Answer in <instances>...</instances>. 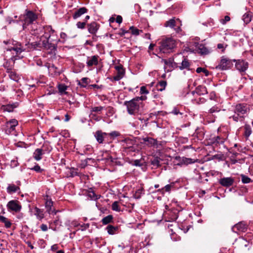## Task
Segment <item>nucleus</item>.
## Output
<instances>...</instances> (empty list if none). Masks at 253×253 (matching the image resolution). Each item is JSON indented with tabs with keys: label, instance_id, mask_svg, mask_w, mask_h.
<instances>
[{
	"label": "nucleus",
	"instance_id": "1",
	"mask_svg": "<svg viewBox=\"0 0 253 253\" xmlns=\"http://www.w3.org/2000/svg\"><path fill=\"white\" fill-rule=\"evenodd\" d=\"M43 30L44 34L41 37L40 41L31 43V45L34 49L49 50L52 53L56 49V46L54 44L49 42V39L53 35L55 31L50 26L43 27Z\"/></svg>",
	"mask_w": 253,
	"mask_h": 253
},
{
	"label": "nucleus",
	"instance_id": "2",
	"mask_svg": "<svg viewBox=\"0 0 253 253\" xmlns=\"http://www.w3.org/2000/svg\"><path fill=\"white\" fill-rule=\"evenodd\" d=\"M146 99V96L136 97L129 101H125L124 105L126 106L127 111L130 115H137L141 113L143 103L142 102Z\"/></svg>",
	"mask_w": 253,
	"mask_h": 253
},
{
	"label": "nucleus",
	"instance_id": "3",
	"mask_svg": "<svg viewBox=\"0 0 253 253\" xmlns=\"http://www.w3.org/2000/svg\"><path fill=\"white\" fill-rule=\"evenodd\" d=\"M38 18L37 14L27 9L23 14L19 16V21L22 23L23 30H30L29 26H31L30 30H32V25L35 24Z\"/></svg>",
	"mask_w": 253,
	"mask_h": 253
},
{
	"label": "nucleus",
	"instance_id": "4",
	"mask_svg": "<svg viewBox=\"0 0 253 253\" xmlns=\"http://www.w3.org/2000/svg\"><path fill=\"white\" fill-rule=\"evenodd\" d=\"M249 110V106L247 104H238L234 108V114L229 118L232 119L235 122H242Z\"/></svg>",
	"mask_w": 253,
	"mask_h": 253
},
{
	"label": "nucleus",
	"instance_id": "5",
	"mask_svg": "<svg viewBox=\"0 0 253 253\" xmlns=\"http://www.w3.org/2000/svg\"><path fill=\"white\" fill-rule=\"evenodd\" d=\"M159 46L160 51L163 53H169L175 47V41L171 39L168 38L161 41Z\"/></svg>",
	"mask_w": 253,
	"mask_h": 253
},
{
	"label": "nucleus",
	"instance_id": "6",
	"mask_svg": "<svg viewBox=\"0 0 253 253\" xmlns=\"http://www.w3.org/2000/svg\"><path fill=\"white\" fill-rule=\"evenodd\" d=\"M236 60H232L226 56H222L216 68L221 70H228L232 68Z\"/></svg>",
	"mask_w": 253,
	"mask_h": 253
},
{
	"label": "nucleus",
	"instance_id": "7",
	"mask_svg": "<svg viewBox=\"0 0 253 253\" xmlns=\"http://www.w3.org/2000/svg\"><path fill=\"white\" fill-rule=\"evenodd\" d=\"M6 207L9 211H14L15 212H19L22 209L20 202L15 200L9 201Z\"/></svg>",
	"mask_w": 253,
	"mask_h": 253
},
{
	"label": "nucleus",
	"instance_id": "8",
	"mask_svg": "<svg viewBox=\"0 0 253 253\" xmlns=\"http://www.w3.org/2000/svg\"><path fill=\"white\" fill-rule=\"evenodd\" d=\"M236 69L241 72H245L248 68V63L243 60H238L235 61Z\"/></svg>",
	"mask_w": 253,
	"mask_h": 253
},
{
	"label": "nucleus",
	"instance_id": "9",
	"mask_svg": "<svg viewBox=\"0 0 253 253\" xmlns=\"http://www.w3.org/2000/svg\"><path fill=\"white\" fill-rule=\"evenodd\" d=\"M18 125V121L15 119H11L6 123L5 132L6 133H10L15 130L16 126Z\"/></svg>",
	"mask_w": 253,
	"mask_h": 253
},
{
	"label": "nucleus",
	"instance_id": "10",
	"mask_svg": "<svg viewBox=\"0 0 253 253\" xmlns=\"http://www.w3.org/2000/svg\"><path fill=\"white\" fill-rule=\"evenodd\" d=\"M45 200V207L46 211L49 214L54 213V214H55L56 213V211H55V209L53 208V202L51 199L49 198L48 196H46Z\"/></svg>",
	"mask_w": 253,
	"mask_h": 253
},
{
	"label": "nucleus",
	"instance_id": "11",
	"mask_svg": "<svg viewBox=\"0 0 253 253\" xmlns=\"http://www.w3.org/2000/svg\"><path fill=\"white\" fill-rule=\"evenodd\" d=\"M232 229L233 231L236 233L239 232H245L247 229V226L243 222H240L233 226Z\"/></svg>",
	"mask_w": 253,
	"mask_h": 253
},
{
	"label": "nucleus",
	"instance_id": "12",
	"mask_svg": "<svg viewBox=\"0 0 253 253\" xmlns=\"http://www.w3.org/2000/svg\"><path fill=\"white\" fill-rule=\"evenodd\" d=\"M234 182V178L231 177H224L221 178L219 181V183L221 185L227 187L232 186Z\"/></svg>",
	"mask_w": 253,
	"mask_h": 253
},
{
	"label": "nucleus",
	"instance_id": "13",
	"mask_svg": "<svg viewBox=\"0 0 253 253\" xmlns=\"http://www.w3.org/2000/svg\"><path fill=\"white\" fill-rule=\"evenodd\" d=\"M225 139L219 136L214 137L210 140L209 143L213 146H218L222 144L224 142Z\"/></svg>",
	"mask_w": 253,
	"mask_h": 253
},
{
	"label": "nucleus",
	"instance_id": "14",
	"mask_svg": "<svg viewBox=\"0 0 253 253\" xmlns=\"http://www.w3.org/2000/svg\"><path fill=\"white\" fill-rule=\"evenodd\" d=\"M17 103H14L12 104L3 105L1 106L0 109L3 112H11L13 111L14 108L18 106Z\"/></svg>",
	"mask_w": 253,
	"mask_h": 253
},
{
	"label": "nucleus",
	"instance_id": "15",
	"mask_svg": "<svg viewBox=\"0 0 253 253\" xmlns=\"http://www.w3.org/2000/svg\"><path fill=\"white\" fill-rule=\"evenodd\" d=\"M4 67L6 68V72L8 74V76L10 79L15 81L18 82L20 77L16 73L11 70V68L7 67L6 65H5Z\"/></svg>",
	"mask_w": 253,
	"mask_h": 253
},
{
	"label": "nucleus",
	"instance_id": "16",
	"mask_svg": "<svg viewBox=\"0 0 253 253\" xmlns=\"http://www.w3.org/2000/svg\"><path fill=\"white\" fill-rule=\"evenodd\" d=\"M108 136V134L105 132H102L101 131H97L96 132V139L99 143H103V141L105 140Z\"/></svg>",
	"mask_w": 253,
	"mask_h": 253
},
{
	"label": "nucleus",
	"instance_id": "17",
	"mask_svg": "<svg viewBox=\"0 0 253 253\" xmlns=\"http://www.w3.org/2000/svg\"><path fill=\"white\" fill-rule=\"evenodd\" d=\"M144 142H147L146 145L149 147L156 146L158 147V141L156 139H155L152 137H144L142 138Z\"/></svg>",
	"mask_w": 253,
	"mask_h": 253
},
{
	"label": "nucleus",
	"instance_id": "18",
	"mask_svg": "<svg viewBox=\"0 0 253 253\" xmlns=\"http://www.w3.org/2000/svg\"><path fill=\"white\" fill-rule=\"evenodd\" d=\"M9 51L14 50L16 52L17 54H20L23 51L25 50V49L23 48L21 43L17 42L14 46L9 49Z\"/></svg>",
	"mask_w": 253,
	"mask_h": 253
},
{
	"label": "nucleus",
	"instance_id": "19",
	"mask_svg": "<svg viewBox=\"0 0 253 253\" xmlns=\"http://www.w3.org/2000/svg\"><path fill=\"white\" fill-rule=\"evenodd\" d=\"M44 154L43 150L41 148L36 149L33 153V158L37 161H40L42 159V156Z\"/></svg>",
	"mask_w": 253,
	"mask_h": 253
},
{
	"label": "nucleus",
	"instance_id": "20",
	"mask_svg": "<svg viewBox=\"0 0 253 253\" xmlns=\"http://www.w3.org/2000/svg\"><path fill=\"white\" fill-rule=\"evenodd\" d=\"M198 48L199 53L202 55H207L211 52V49L203 44H199Z\"/></svg>",
	"mask_w": 253,
	"mask_h": 253
},
{
	"label": "nucleus",
	"instance_id": "21",
	"mask_svg": "<svg viewBox=\"0 0 253 253\" xmlns=\"http://www.w3.org/2000/svg\"><path fill=\"white\" fill-rule=\"evenodd\" d=\"M179 21L178 19L176 20L175 19L172 18L167 21H166L165 23V26L166 27H170L171 28H174L178 24V22Z\"/></svg>",
	"mask_w": 253,
	"mask_h": 253
},
{
	"label": "nucleus",
	"instance_id": "22",
	"mask_svg": "<svg viewBox=\"0 0 253 253\" xmlns=\"http://www.w3.org/2000/svg\"><path fill=\"white\" fill-rule=\"evenodd\" d=\"M87 12V9L85 7H81L78 9L73 15V17L74 19H76L80 16H81L83 14Z\"/></svg>",
	"mask_w": 253,
	"mask_h": 253
},
{
	"label": "nucleus",
	"instance_id": "23",
	"mask_svg": "<svg viewBox=\"0 0 253 253\" xmlns=\"http://www.w3.org/2000/svg\"><path fill=\"white\" fill-rule=\"evenodd\" d=\"M196 93L199 95H205L208 93V91L206 86L203 85H199L196 88Z\"/></svg>",
	"mask_w": 253,
	"mask_h": 253
},
{
	"label": "nucleus",
	"instance_id": "24",
	"mask_svg": "<svg viewBox=\"0 0 253 253\" xmlns=\"http://www.w3.org/2000/svg\"><path fill=\"white\" fill-rule=\"evenodd\" d=\"M20 190V188L18 186H16L13 184H9L7 187V192L9 194H12Z\"/></svg>",
	"mask_w": 253,
	"mask_h": 253
},
{
	"label": "nucleus",
	"instance_id": "25",
	"mask_svg": "<svg viewBox=\"0 0 253 253\" xmlns=\"http://www.w3.org/2000/svg\"><path fill=\"white\" fill-rule=\"evenodd\" d=\"M106 229L107 231V232L109 234L114 235L117 233L118 230V227L114 226L112 225H108L106 227Z\"/></svg>",
	"mask_w": 253,
	"mask_h": 253
},
{
	"label": "nucleus",
	"instance_id": "26",
	"mask_svg": "<svg viewBox=\"0 0 253 253\" xmlns=\"http://www.w3.org/2000/svg\"><path fill=\"white\" fill-rule=\"evenodd\" d=\"M0 222L4 224V226L6 228H10L11 226V222L6 217L0 215Z\"/></svg>",
	"mask_w": 253,
	"mask_h": 253
},
{
	"label": "nucleus",
	"instance_id": "27",
	"mask_svg": "<svg viewBox=\"0 0 253 253\" xmlns=\"http://www.w3.org/2000/svg\"><path fill=\"white\" fill-rule=\"evenodd\" d=\"M167 85V82L165 81H160L156 85L157 89L158 91H162L165 89Z\"/></svg>",
	"mask_w": 253,
	"mask_h": 253
},
{
	"label": "nucleus",
	"instance_id": "28",
	"mask_svg": "<svg viewBox=\"0 0 253 253\" xmlns=\"http://www.w3.org/2000/svg\"><path fill=\"white\" fill-rule=\"evenodd\" d=\"M35 214L38 219L41 220L44 217V213L42 210L36 207L35 208Z\"/></svg>",
	"mask_w": 253,
	"mask_h": 253
},
{
	"label": "nucleus",
	"instance_id": "29",
	"mask_svg": "<svg viewBox=\"0 0 253 253\" xmlns=\"http://www.w3.org/2000/svg\"><path fill=\"white\" fill-rule=\"evenodd\" d=\"M244 135L248 138L252 133V128L250 125H246L244 126Z\"/></svg>",
	"mask_w": 253,
	"mask_h": 253
},
{
	"label": "nucleus",
	"instance_id": "30",
	"mask_svg": "<svg viewBox=\"0 0 253 253\" xmlns=\"http://www.w3.org/2000/svg\"><path fill=\"white\" fill-rule=\"evenodd\" d=\"M61 224V221H60L59 219L58 218L50 223V228L54 230H55L56 227L57 226H60Z\"/></svg>",
	"mask_w": 253,
	"mask_h": 253
},
{
	"label": "nucleus",
	"instance_id": "31",
	"mask_svg": "<svg viewBox=\"0 0 253 253\" xmlns=\"http://www.w3.org/2000/svg\"><path fill=\"white\" fill-rule=\"evenodd\" d=\"M252 20L251 14L249 12L246 13L243 16V20L246 24H248Z\"/></svg>",
	"mask_w": 253,
	"mask_h": 253
},
{
	"label": "nucleus",
	"instance_id": "32",
	"mask_svg": "<svg viewBox=\"0 0 253 253\" xmlns=\"http://www.w3.org/2000/svg\"><path fill=\"white\" fill-rule=\"evenodd\" d=\"M113 217L112 215H108L102 219L103 224L106 225L113 221Z\"/></svg>",
	"mask_w": 253,
	"mask_h": 253
},
{
	"label": "nucleus",
	"instance_id": "33",
	"mask_svg": "<svg viewBox=\"0 0 253 253\" xmlns=\"http://www.w3.org/2000/svg\"><path fill=\"white\" fill-rule=\"evenodd\" d=\"M189 66L190 64L188 60L186 59H184L181 63V65L179 66V68L180 70H183L184 69H188Z\"/></svg>",
	"mask_w": 253,
	"mask_h": 253
},
{
	"label": "nucleus",
	"instance_id": "34",
	"mask_svg": "<svg viewBox=\"0 0 253 253\" xmlns=\"http://www.w3.org/2000/svg\"><path fill=\"white\" fill-rule=\"evenodd\" d=\"M144 189L143 188H140L137 189L135 193L133 195V197L135 199H139L140 198L142 195L144 194Z\"/></svg>",
	"mask_w": 253,
	"mask_h": 253
},
{
	"label": "nucleus",
	"instance_id": "35",
	"mask_svg": "<svg viewBox=\"0 0 253 253\" xmlns=\"http://www.w3.org/2000/svg\"><path fill=\"white\" fill-rule=\"evenodd\" d=\"M160 161L161 159L160 158L155 157L151 160V164L154 167L158 168L160 166Z\"/></svg>",
	"mask_w": 253,
	"mask_h": 253
},
{
	"label": "nucleus",
	"instance_id": "36",
	"mask_svg": "<svg viewBox=\"0 0 253 253\" xmlns=\"http://www.w3.org/2000/svg\"><path fill=\"white\" fill-rule=\"evenodd\" d=\"M58 88L59 92L61 93H66V90L67 89V86L65 84H59L58 85Z\"/></svg>",
	"mask_w": 253,
	"mask_h": 253
},
{
	"label": "nucleus",
	"instance_id": "37",
	"mask_svg": "<svg viewBox=\"0 0 253 253\" xmlns=\"http://www.w3.org/2000/svg\"><path fill=\"white\" fill-rule=\"evenodd\" d=\"M131 33L132 35L137 36L139 35L140 33H142V30H140L134 26H131L129 28Z\"/></svg>",
	"mask_w": 253,
	"mask_h": 253
},
{
	"label": "nucleus",
	"instance_id": "38",
	"mask_svg": "<svg viewBox=\"0 0 253 253\" xmlns=\"http://www.w3.org/2000/svg\"><path fill=\"white\" fill-rule=\"evenodd\" d=\"M195 162V161L192 159L187 158H185V157H183L182 158V160H181V163L183 164H185V165L193 164V163H194Z\"/></svg>",
	"mask_w": 253,
	"mask_h": 253
},
{
	"label": "nucleus",
	"instance_id": "39",
	"mask_svg": "<svg viewBox=\"0 0 253 253\" xmlns=\"http://www.w3.org/2000/svg\"><path fill=\"white\" fill-rule=\"evenodd\" d=\"M70 176L72 177H74L77 175H80V172L78 171V169H75L74 168H72L70 170Z\"/></svg>",
	"mask_w": 253,
	"mask_h": 253
},
{
	"label": "nucleus",
	"instance_id": "40",
	"mask_svg": "<svg viewBox=\"0 0 253 253\" xmlns=\"http://www.w3.org/2000/svg\"><path fill=\"white\" fill-rule=\"evenodd\" d=\"M42 149L43 150L44 154L45 152L49 153L52 150V147L48 144H44Z\"/></svg>",
	"mask_w": 253,
	"mask_h": 253
},
{
	"label": "nucleus",
	"instance_id": "41",
	"mask_svg": "<svg viewBox=\"0 0 253 253\" xmlns=\"http://www.w3.org/2000/svg\"><path fill=\"white\" fill-rule=\"evenodd\" d=\"M86 63L87 66H92L95 63V55L92 56L91 58L88 57Z\"/></svg>",
	"mask_w": 253,
	"mask_h": 253
},
{
	"label": "nucleus",
	"instance_id": "42",
	"mask_svg": "<svg viewBox=\"0 0 253 253\" xmlns=\"http://www.w3.org/2000/svg\"><path fill=\"white\" fill-rule=\"evenodd\" d=\"M112 210L116 211H120L121 209L119 206V202L117 201L114 202L112 205Z\"/></svg>",
	"mask_w": 253,
	"mask_h": 253
},
{
	"label": "nucleus",
	"instance_id": "43",
	"mask_svg": "<svg viewBox=\"0 0 253 253\" xmlns=\"http://www.w3.org/2000/svg\"><path fill=\"white\" fill-rule=\"evenodd\" d=\"M162 62H164L166 65L172 66L173 62V59L172 58H169L168 59H163L162 60Z\"/></svg>",
	"mask_w": 253,
	"mask_h": 253
},
{
	"label": "nucleus",
	"instance_id": "44",
	"mask_svg": "<svg viewBox=\"0 0 253 253\" xmlns=\"http://www.w3.org/2000/svg\"><path fill=\"white\" fill-rule=\"evenodd\" d=\"M180 24H177V26H176L174 28L175 33L179 35L180 36L183 35L182 30L180 28Z\"/></svg>",
	"mask_w": 253,
	"mask_h": 253
},
{
	"label": "nucleus",
	"instance_id": "45",
	"mask_svg": "<svg viewBox=\"0 0 253 253\" xmlns=\"http://www.w3.org/2000/svg\"><path fill=\"white\" fill-rule=\"evenodd\" d=\"M241 179L243 183H249L251 181L250 178L243 174L241 175Z\"/></svg>",
	"mask_w": 253,
	"mask_h": 253
},
{
	"label": "nucleus",
	"instance_id": "46",
	"mask_svg": "<svg viewBox=\"0 0 253 253\" xmlns=\"http://www.w3.org/2000/svg\"><path fill=\"white\" fill-rule=\"evenodd\" d=\"M88 79L86 78H83L79 82V84L83 87H85L87 84Z\"/></svg>",
	"mask_w": 253,
	"mask_h": 253
},
{
	"label": "nucleus",
	"instance_id": "47",
	"mask_svg": "<svg viewBox=\"0 0 253 253\" xmlns=\"http://www.w3.org/2000/svg\"><path fill=\"white\" fill-rule=\"evenodd\" d=\"M115 69L117 71V73H119L120 75H124L125 71L122 65L115 66Z\"/></svg>",
	"mask_w": 253,
	"mask_h": 253
},
{
	"label": "nucleus",
	"instance_id": "48",
	"mask_svg": "<svg viewBox=\"0 0 253 253\" xmlns=\"http://www.w3.org/2000/svg\"><path fill=\"white\" fill-rule=\"evenodd\" d=\"M220 111V109L216 106H213L211 108L209 112L211 114H213L215 112H218Z\"/></svg>",
	"mask_w": 253,
	"mask_h": 253
},
{
	"label": "nucleus",
	"instance_id": "49",
	"mask_svg": "<svg viewBox=\"0 0 253 253\" xmlns=\"http://www.w3.org/2000/svg\"><path fill=\"white\" fill-rule=\"evenodd\" d=\"M230 20V18L229 16H225L224 17V19H222L220 20V22L223 24L224 25L227 22H228Z\"/></svg>",
	"mask_w": 253,
	"mask_h": 253
},
{
	"label": "nucleus",
	"instance_id": "50",
	"mask_svg": "<svg viewBox=\"0 0 253 253\" xmlns=\"http://www.w3.org/2000/svg\"><path fill=\"white\" fill-rule=\"evenodd\" d=\"M171 185L170 184H168L166 185L164 188L162 189H159V191L165 190L166 192H169L171 190Z\"/></svg>",
	"mask_w": 253,
	"mask_h": 253
},
{
	"label": "nucleus",
	"instance_id": "51",
	"mask_svg": "<svg viewBox=\"0 0 253 253\" xmlns=\"http://www.w3.org/2000/svg\"><path fill=\"white\" fill-rule=\"evenodd\" d=\"M140 92L141 94H148L149 92L145 86H142L140 87Z\"/></svg>",
	"mask_w": 253,
	"mask_h": 253
},
{
	"label": "nucleus",
	"instance_id": "52",
	"mask_svg": "<svg viewBox=\"0 0 253 253\" xmlns=\"http://www.w3.org/2000/svg\"><path fill=\"white\" fill-rule=\"evenodd\" d=\"M124 75H120L119 73H117L116 75L114 77V80L115 81H119L122 79Z\"/></svg>",
	"mask_w": 253,
	"mask_h": 253
},
{
	"label": "nucleus",
	"instance_id": "53",
	"mask_svg": "<svg viewBox=\"0 0 253 253\" xmlns=\"http://www.w3.org/2000/svg\"><path fill=\"white\" fill-rule=\"evenodd\" d=\"M124 75H120L119 73H117L116 75L114 77V80L115 81H119L122 79Z\"/></svg>",
	"mask_w": 253,
	"mask_h": 253
},
{
	"label": "nucleus",
	"instance_id": "54",
	"mask_svg": "<svg viewBox=\"0 0 253 253\" xmlns=\"http://www.w3.org/2000/svg\"><path fill=\"white\" fill-rule=\"evenodd\" d=\"M85 22H78L77 23V26L78 27V28H80V29H83L84 28V26H85Z\"/></svg>",
	"mask_w": 253,
	"mask_h": 253
},
{
	"label": "nucleus",
	"instance_id": "55",
	"mask_svg": "<svg viewBox=\"0 0 253 253\" xmlns=\"http://www.w3.org/2000/svg\"><path fill=\"white\" fill-rule=\"evenodd\" d=\"M88 31L89 33L93 34L95 33V27L92 24H91L88 27Z\"/></svg>",
	"mask_w": 253,
	"mask_h": 253
},
{
	"label": "nucleus",
	"instance_id": "56",
	"mask_svg": "<svg viewBox=\"0 0 253 253\" xmlns=\"http://www.w3.org/2000/svg\"><path fill=\"white\" fill-rule=\"evenodd\" d=\"M18 165V163L17 160H12L10 162V166L12 168H15Z\"/></svg>",
	"mask_w": 253,
	"mask_h": 253
},
{
	"label": "nucleus",
	"instance_id": "57",
	"mask_svg": "<svg viewBox=\"0 0 253 253\" xmlns=\"http://www.w3.org/2000/svg\"><path fill=\"white\" fill-rule=\"evenodd\" d=\"M128 32V31H126L125 30H124L123 29H121L120 30V31L118 33H117V34L121 36H123L124 35H125V34L126 33H127Z\"/></svg>",
	"mask_w": 253,
	"mask_h": 253
},
{
	"label": "nucleus",
	"instance_id": "58",
	"mask_svg": "<svg viewBox=\"0 0 253 253\" xmlns=\"http://www.w3.org/2000/svg\"><path fill=\"white\" fill-rule=\"evenodd\" d=\"M18 21H19V20H13L12 19V18L11 17H7L6 18V22H7L8 23V24H10L12 23H16V22H18Z\"/></svg>",
	"mask_w": 253,
	"mask_h": 253
},
{
	"label": "nucleus",
	"instance_id": "59",
	"mask_svg": "<svg viewBox=\"0 0 253 253\" xmlns=\"http://www.w3.org/2000/svg\"><path fill=\"white\" fill-rule=\"evenodd\" d=\"M32 169H34L37 172H41L42 171V170L41 169V167L39 165L35 166Z\"/></svg>",
	"mask_w": 253,
	"mask_h": 253
},
{
	"label": "nucleus",
	"instance_id": "60",
	"mask_svg": "<svg viewBox=\"0 0 253 253\" xmlns=\"http://www.w3.org/2000/svg\"><path fill=\"white\" fill-rule=\"evenodd\" d=\"M57 68L54 66V65H52L48 67V70L50 72L53 71L54 73H57V72L56 71Z\"/></svg>",
	"mask_w": 253,
	"mask_h": 253
},
{
	"label": "nucleus",
	"instance_id": "61",
	"mask_svg": "<svg viewBox=\"0 0 253 253\" xmlns=\"http://www.w3.org/2000/svg\"><path fill=\"white\" fill-rule=\"evenodd\" d=\"M134 165L135 166H142V164L141 163L140 160H135L134 161Z\"/></svg>",
	"mask_w": 253,
	"mask_h": 253
},
{
	"label": "nucleus",
	"instance_id": "62",
	"mask_svg": "<svg viewBox=\"0 0 253 253\" xmlns=\"http://www.w3.org/2000/svg\"><path fill=\"white\" fill-rule=\"evenodd\" d=\"M88 196L90 197V200H93L95 197V193L93 191H89L88 194Z\"/></svg>",
	"mask_w": 253,
	"mask_h": 253
},
{
	"label": "nucleus",
	"instance_id": "63",
	"mask_svg": "<svg viewBox=\"0 0 253 253\" xmlns=\"http://www.w3.org/2000/svg\"><path fill=\"white\" fill-rule=\"evenodd\" d=\"M123 18L121 16L118 15L116 19V21L119 24H121L122 22Z\"/></svg>",
	"mask_w": 253,
	"mask_h": 253
},
{
	"label": "nucleus",
	"instance_id": "64",
	"mask_svg": "<svg viewBox=\"0 0 253 253\" xmlns=\"http://www.w3.org/2000/svg\"><path fill=\"white\" fill-rule=\"evenodd\" d=\"M41 229L43 231H46L47 230V226L46 224H42L41 225Z\"/></svg>",
	"mask_w": 253,
	"mask_h": 253
}]
</instances>
